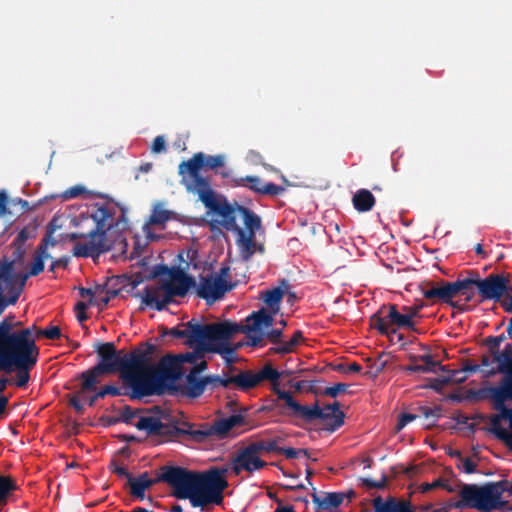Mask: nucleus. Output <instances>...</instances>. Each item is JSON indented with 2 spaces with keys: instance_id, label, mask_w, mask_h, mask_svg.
<instances>
[{
  "instance_id": "obj_17",
  "label": "nucleus",
  "mask_w": 512,
  "mask_h": 512,
  "mask_svg": "<svg viewBox=\"0 0 512 512\" xmlns=\"http://www.w3.org/2000/svg\"><path fill=\"white\" fill-rule=\"evenodd\" d=\"M18 355H9L0 353V370L5 372L17 371L16 374V386L24 387L30 379L29 371L37 363L38 356H29L25 361L17 360Z\"/></svg>"
},
{
  "instance_id": "obj_14",
  "label": "nucleus",
  "mask_w": 512,
  "mask_h": 512,
  "mask_svg": "<svg viewBox=\"0 0 512 512\" xmlns=\"http://www.w3.org/2000/svg\"><path fill=\"white\" fill-rule=\"evenodd\" d=\"M281 378V373L271 364L265 365L258 372L251 370L242 371L229 377L230 384H234L238 389L246 391L259 385L263 381H270L277 384Z\"/></svg>"
},
{
  "instance_id": "obj_51",
  "label": "nucleus",
  "mask_w": 512,
  "mask_h": 512,
  "mask_svg": "<svg viewBox=\"0 0 512 512\" xmlns=\"http://www.w3.org/2000/svg\"><path fill=\"white\" fill-rule=\"evenodd\" d=\"M195 356V359L189 364H192V368L188 373H195V376H200V374L207 369V362L202 360L197 353H192Z\"/></svg>"
},
{
  "instance_id": "obj_13",
  "label": "nucleus",
  "mask_w": 512,
  "mask_h": 512,
  "mask_svg": "<svg viewBox=\"0 0 512 512\" xmlns=\"http://www.w3.org/2000/svg\"><path fill=\"white\" fill-rule=\"evenodd\" d=\"M273 316L268 313L264 308L253 312L249 315L243 325L241 333L246 334V344L252 347H257L261 344L265 337V331L273 326Z\"/></svg>"
},
{
  "instance_id": "obj_25",
  "label": "nucleus",
  "mask_w": 512,
  "mask_h": 512,
  "mask_svg": "<svg viewBox=\"0 0 512 512\" xmlns=\"http://www.w3.org/2000/svg\"><path fill=\"white\" fill-rule=\"evenodd\" d=\"M0 265H9L11 267V280L23 291L29 277L37 276L44 270V262L41 257L34 258L31 268L28 272H16L14 260L0 262Z\"/></svg>"
},
{
  "instance_id": "obj_29",
  "label": "nucleus",
  "mask_w": 512,
  "mask_h": 512,
  "mask_svg": "<svg viewBox=\"0 0 512 512\" xmlns=\"http://www.w3.org/2000/svg\"><path fill=\"white\" fill-rule=\"evenodd\" d=\"M236 245L239 250L240 257L243 261H249L257 252V242L255 236L246 235L245 230H239Z\"/></svg>"
},
{
  "instance_id": "obj_16",
  "label": "nucleus",
  "mask_w": 512,
  "mask_h": 512,
  "mask_svg": "<svg viewBox=\"0 0 512 512\" xmlns=\"http://www.w3.org/2000/svg\"><path fill=\"white\" fill-rule=\"evenodd\" d=\"M482 301H499L509 290V280L502 274H490L484 279H474Z\"/></svg>"
},
{
  "instance_id": "obj_46",
  "label": "nucleus",
  "mask_w": 512,
  "mask_h": 512,
  "mask_svg": "<svg viewBox=\"0 0 512 512\" xmlns=\"http://www.w3.org/2000/svg\"><path fill=\"white\" fill-rule=\"evenodd\" d=\"M435 488H443L449 493L455 492V487L452 486L447 479L438 478L431 483H425L422 485V492H428Z\"/></svg>"
},
{
  "instance_id": "obj_39",
  "label": "nucleus",
  "mask_w": 512,
  "mask_h": 512,
  "mask_svg": "<svg viewBox=\"0 0 512 512\" xmlns=\"http://www.w3.org/2000/svg\"><path fill=\"white\" fill-rule=\"evenodd\" d=\"M229 375H208L205 376V387L206 390L214 391L219 387L227 388L230 385Z\"/></svg>"
},
{
  "instance_id": "obj_48",
  "label": "nucleus",
  "mask_w": 512,
  "mask_h": 512,
  "mask_svg": "<svg viewBox=\"0 0 512 512\" xmlns=\"http://www.w3.org/2000/svg\"><path fill=\"white\" fill-rule=\"evenodd\" d=\"M504 340V335L498 336H489L485 339V343L489 347V353L491 356H494L496 353L500 352V345Z\"/></svg>"
},
{
  "instance_id": "obj_4",
  "label": "nucleus",
  "mask_w": 512,
  "mask_h": 512,
  "mask_svg": "<svg viewBox=\"0 0 512 512\" xmlns=\"http://www.w3.org/2000/svg\"><path fill=\"white\" fill-rule=\"evenodd\" d=\"M504 482H487L481 486L477 484H461L460 500L454 501L451 506L456 509L473 508L481 512H491L506 504L501 500L504 492Z\"/></svg>"
},
{
  "instance_id": "obj_37",
  "label": "nucleus",
  "mask_w": 512,
  "mask_h": 512,
  "mask_svg": "<svg viewBox=\"0 0 512 512\" xmlns=\"http://www.w3.org/2000/svg\"><path fill=\"white\" fill-rule=\"evenodd\" d=\"M186 499H189L190 504L193 507H202V508L205 505H207L208 503L219 504L221 502V501H218V499L214 495L208 494V492H205V490H199L197 492H193Z\"/></svg>"
},
{
  "instance_id": "obj_60",
  "label": "nucleus",
  "mask_w": 512,
  "mask_h": 512,
  "mask_svg": "<svg viewBox=\"0 0 512 512\" xmlns=\"http://www.w3.org/2000/svg\"><path fill=\"white\" fill-rule=\"evenodd\" d=\"M416 415L411 413H402L397 423V430H402L406 425L416 419Z\"/></svg>"
},
{
  "instance_id": "obj_36",
  "label": "nucleus",
  "mask_w": 512,
  "mask_h": 512,
  "mask_svg": "<svg viewBox=\"0 0 512 512\" xmlns=\"http://www.w3.org/2000/svg\"><path fill=\"white\" fill-rule=\"evenodd\" d=\"M284 296V290L281 287H275L267 290L264 293L263 300L273 313H276L280 308L281 300Z\"/></svg>"
},
{
  "instance_id": "obj_20",
  "label": "nucleus",
  "mask_w": 512,
  "mask_h": 512,
  "mask_svg": "<svg viewBox=\"0 0 512 512\" xmlns=\"http://www.w3.org/2000/svg\"><path fill=\"white\" fill-rule=\"evenodd\" d=\"M191 182L187 181V175L185 180L182 178L183 184L189 192L196 193L203 204L212 212H215L223 203H220L215 198V193L212 190L209 181L204 177H190Z\"/></svg>"
},
{
  "instance_id": "obj_44",
  "label": "nucleus",
  "mask_w": 512,
  "mask_h": 512,
  "mask_svg": "<svg viewBox=\"0 0 512 512\" xmlns=\"http://www.w3.org/2000/svg\"><path fill=\"white\" fill-rule=\"evenodd\" d=\"M326 410H329L333 413V423L329 430L335 431L337 428L344 424V413L340 410V404L337 401L333 404L327 405Z\"/></svg>"
},
{
  "instance_id": "obj_57",
  "label": "nucleus",
  "mask_w": 512,
  "mask_h": 512,
  "mask_svg": "<svg viewBox=\"0 0 512 512\" xmlns=\"http://www.w3.org/2000/svg\"><path fill=\"white\" fill-rule=\"evenodd\" d=\"M347 388L348 385L345 383H336L331 387H327L324 391V394L336 398L341 392H345Z\"/></svg>"
},
{
  "instance_id": "obj_2",
  "label": "nucleus",
  "mask_w": 512,
  "mask_h": 512,
  "mask_svg": "<svg viewBox=\"0 0 512 512\" xmlns=\"http://www.w3.org/2000/svg\"><path fill=\"white\" fill-rule=\"evenodd\" d=\"M95 208L91 213V218L96 224L95 228L87 234L73 232L68 235L70 241L79 238L89 239L87 243H78L73 247L72 254L75 257L97 258L101 254L110 251L112 244L107 239L108 231L114 228L117 231H123L128 227V219L124 209H122L121 216L114 222V211L110 207L96 203Z\"/></svg>"
},
{
  "instance_id": "obj_38",
  "label": "nucleus",
  "mask_w": 512,
  "mask_h": 512,
  "mask_svg": "<svg viewBox=\"0 0 512 512\" xmlns=\"http://www.w3.org/2000/svg\"><path fill=\"white\" fill-rule=\"evenodd\" d=\"M371 322L372 326L383 335L396 333V328L390 327V322L389 319L387 318V314L382 317L379 315V313H375L371 317Z\"/></svg>"
},
{
  "instance_id": "obj_6",
  "label": "nucleus",
  "mask_w": 512,
  "mask_h": 512,
  "mask_svg": "<svg viewBox=\"0 0 512 512\" xmlns=\"http://www.w3.org/2000/svg\"><path fill=\"white\" fill-rule=\"evenodd\" d=\"M13 316L0 321V353L18 355L17 360L25 361L29 356H38L39 349L31 338V328L14 329Z\"/></svg>"
},
{
  "instance_id": "obj_9",
  "label": "nucleus",
  "mask_w": 512,
  "mask_h": 512,
  "mask_svg": "<svg viewBox=\"0 0 512 512\" xmlns=\"http://www.w3.org/2000/svg\"><path fill=\"white\" fill-rule=\"evenodd\" d=\"M154 352V346L147 345V349L143 350L146 356L145 363L139 369H131L123 374V382L127 386L124 389V395L131 399L141 400L145 397L152 396L150 385V372L155 370V365L149 363L151 354Z\"/></svg>"
},
{
  "instance_id": "obj_55",
  "label": "nucleus",
  "mask_w": 512,
  "mask_h": 512,
  "mask_svg": "<svg viewBox=\"0 0 512 512\" xmlns=\"http://www.w3.org/2000/svg\"><path fill=\"white\" fill-rule=\"evenodd\" d=\"M278 453L284 454L286 458L288 459H294L298 458L301 454L307 456V450L305 449H295L292 447L282 448L280 447V450Z\"/></svg>"
},
{
  "instance_id": "obj_54",
  "label": "nucleus",
  "mask_w": 512,
  "mask_h": 512,
  "mask_svg": "<svg viewBox=\"0 0 512 512\" xmlns=\"http://www.w3.org/2000/svg\"><path fill=\"white\" fill-rule=\"evenodd\" d=\"M38 334L53 340L61 337V330L58 326H50L39 330Z\"/></svg>"
},
{
  "instance_id": "obj_7",
  "label": "nucleus",
  "mask_w": 512,
  "mask_h": 512,
  "mask_svg": "<svg viewBox=\"0 0 512 512\" xmlns=\"http://www.w3.org/2000/svg\"><path fill=\"white\" fill-rule=\"evenodd\" d=\"M98 355L99 361L96 364V369L104 374L121 372L122 379L124 373L131 369H139L146 361L143 350L135 349L129 353H122L118 352L111 342L102 344Z\"/></svg>"
},
{
  "instance_id": "obj_50",
  "label": "nucleus",
  "mask_w": 512,
  "mask_h": 512,
  "mask_svg": "<svg viewBox=\"0 0 512 512\" xmlns=\"http://www.w3.org/2000/svg\"><path fill=\"white\" fill-rule=\"evenodd\" d=\"M176 289H178L179 297H184L188 291L196 287L193 277L181 279L179 282H175Z\"/></svg>"
},
{
  "instance_id": "obj_27",
  "label": "nucleus",
  "mask_w": 512,
  "mask_h": 512,
  "mask_svg": "<svg viewBox=\"0 0 512 512\" xmlns=\"http://www.w3.org/2000/svg\"><path fill=\"white\" fill-rule=\"evenodd\" d=\"M440 284L443 288V303L453 305V298L460 292L466 291L470 286H474V279H458L454 282L441 281Z\"/></svg>"
},
{
  "instance_id": "obj_11",
  "label": "nucleus",
  "mask_w": 512,
  "mask_h": 512,
  "mask_svg": "<svg viewBox=\"0 0 512 512\" xmlns=\"http://www.w3.org/2000/svg\"><path fill=\"white\" fill-rule=\"evenodd\" d=\"M178 296L175 283L163 281L160 285L146 286L142 291L135 294L140 298L142 304L157 311H163L172 302L173 297Z\"/></svg>"
},
{
  "instance_id": "obj_18",
  "label": "nucleus",
  "mask_w": 512,
  "mask_h": 512,
  "mask_svg": "<svg viewBox=\"0 0 512 512\" xmlns=\"http://www.w3.org/2000/svg\"><path fill=\"white\" fill-rule=\"evenodd\" d=\"M225 156L219 155H205L198 152L193 155L188 161H184L179 165V174L185 179V175L190 177H202L199 171L202 167L207 166L210 169H216L224 166Z\"/></svg>"
},
{
  "instance_id": "obj_35",
  "label": "nucleus",
  "mask_w": 512,
  "mask_h": 512,
  "mask_svg": "<svg viewBox=\"0 0 512 512\" xmlns=\"http://www.w3.org/2000/svg\"><path fill=\"white\" fill-rule=\"evenodd\" d=\"M232 182L235 187H247L255 193H263L264 184L259 176L237 177Z\"/></svg>"
},
{
  "instance_id": "obj_21",
  "label": "nucleus",
  "mask_w": 512,
  "mask_h": 512,
  "mask_svg": "<svg viewBox=\"0 0 512 512\" xmlns=\"http://www.w3.org/2000/svg\"><path fill=\"white\" fill-rule=\"evenodd\" d=\"M226 470L211 468L209 471L200 473V490H205L208 494L214 495L218 501H222V491L227 486V481L224 478Z\"/></svg>"
},
{
  "instance_id": "obj_1",
  "label": "nucleus",
  "mask_w": 512,
  "mask_h": 512,
  "mask_svg": "<svg viewBox=\"0 0 512 512\" xmlns=\"http://www.w3.org/2000/svg\"><path fill=\"white\" fill-rule=\"evenodd\" d=\"M247 409L238 413H233L228 417L215 419L211 424H202L195 429L192 424L185 423L181 428L176 424L163 423L154 416H141L135 427L138 430L145 431L149 436H159L166 441L174 437L187 435L196 442H205L210 439L224 440L230 437L231 431L246 424Z\"/></svg>"
},
{
  "instance_id": "obj_52",
  "label": "nucleus",
  "mask_w": 512,
  "mask_h": 512,
  "mask_svg": "<svg viewBox=\"0 0 512 512\" xmlns=\"http://www.w3.org/2000/svg\"><path fill=\"white\" fill-rule=\"evenodd\" d=\"M13 489V484L7 478L0 476V504L6 503L9 492Z\"/></svg>"
},
{
  "instance_id": "obj_32",
  "label": "nucleus",
  "mask_w": 512,
  "mask_h": 512,
  "mask_svg": "<svg viewBox=\"0 0 512 512\" xmlns=\"http://www.w3.org/2000/svg\"><path fill=\"white\" fill-rule=\"evenodd\" d=\"M387 318L389 319L390 327L392 328H406L416 331L415 323L411 320V315L400 313L394 304L388 306Z\"/></svg>"
},
{
  "instance_id": "obj_23",
  "label": "nucleus",
  "mask_w": 512,
  "mask_h": 512,
  "mask_svg": "<svg viewBox=\"0 0 512 512\" xmlns=\"http://www.w3.org/2000/svg\"><path fill=\"white\" fill-rule=\"evenodd\" d=\"M494 361L497 363L496 367H491L487 370H483L485 377H491L497 373L503 374V378L500 382H503L506 378L512 376V345L506 344L505 347L494 356Z\"/></svg>"
},
{
  "instance_id": "obj_41",
  "label": "nucleus",
  "mask_w": 512,
  "mask_h": 512,
  "mask_svg": "<svg viewBox=\"0 0 512 512\" xmlns=\"http://www.w3.org/2000/svg\"><path fill=\"white\" fill-rule=\"evenodd\" d=\"M102 374L103 373L100 372V370L96 369V365L93 368L83 372L81 375L83 379L82 388L88 391L93 390L95 384L98 381V377Z\"/></svg>"
},
{
  "instance_id": "obj_59",
  "label": "nucleus",
  "mask_w": 512,
  "mask_h": 512,
  "mask_svg": "<svg viewBox=\"0 0 512 512\" xmlns=\"http://www.w3.org/2000/svg\"><path fill=\"white\" fill-rule=\"evenodd\" d=\"M284 191V188L280 185H277L275 183L269 182L264 184L263 193L265 195H279Z\"/></svg>"
},
{
  "instance_id": "obj_63",
  "label": "nucleus",
  "mask_w": 512,
  "mask_h": 512,
  "mask_svg": "<svg viewBox=\"0 0 512 512\" xmlns=\"http://www.w3.org/2000/svg\"><path fill=\"white\" fill-rule=\"evenodd\" d=\"M135 416L136 412L130 406H125L121 411V420L124 423H130Z\"/></svg>"
},
{
  "instance_id": "obj_64",
  "label": "nucleus",
  "mask_w": 512,
  "mask_h": 512,
  "mask_svg": "<svg viewBox=\"0 0 512 512\" xmlns=\"http://www.w3.org/2000/svg\"><path fill=\"white\" fill-rule=\"evenodd\" d=\"M152 151L154 153H161L163 151H165V139L163 136H157L154 141H153V144H152V147H151Z\"/></svg>"
},
{
  "instance_id": "obj_47",
  "label": "nucleus",
  "mask_w": 512,
  "mask_h": 512,
  "mask_svg": "<svg viewBox=\"0 0 512 512\" xmlns=\"http://www.w3.org/2000/svg\"><path fill=\"white\" fill-rule=\"evenodd\" d=\"M393 497H388L385 501L381 496H377L372 500L374 512H393Z\"/></svg>"
},
{
  "instance_id": "obj_42",
  "label": "nucleus",
  "mask_w": 512,
  "mask_h": 512,
  "mask_svg": "<svg viewBox=\"0 0 512 512\" xmlns=\"http://www.w3.org/2000/svg\"><path fill=\"white\" fill-rule=\"evenodd\" d=\"M171 218V212L164 209L161 204L154 206L150 216V223L154 225L164 224Z\"/></svg>"
},
{
  "instance_id": "obj_3",
  "label": "nucleus",
  "mask_w": 512,
  "mask_h": 512,
  "mask_svg": "<svg viewBox=\"0 0 512 512\" xmlns=\"http://www.w3.org/2000/svg\"><path fill=\"white\" fill-rule=\"evenodd\" d=\"M477 395L489 400L497 411L489 418V431L512 450V375L497 385L480 388Z\"/></svg>"
},
{
  "instance_id": "obj_31",
  "label": "nucleus",
  "mask_w": 512,
  "mask_h": 512,
  "mask_svg": "<svg viewBox=\"0 0 512 512\" xmlns=\"http://www.w3.org/2000/svg\"><path fill=\"white\" fill-rule=\"evenodd\" d=\"M238 213L245 226L246 235L256 236V232L262 227L260 216L245 206H239Z\"/></svg>"
},
{
  "instance_id": "obj_10",
  "label": "nucleus",
  "mask_w": 512,
  "mask_h": 512,
  "mask_svg": "<svg viewBox=\"0 0 512 512\" xmlns=\"http://www.w3.org/2000/svg\"><path fill=\"white\" fill-rule=\"evenodd\" d=\"M158 480L173 488V496L186 499L193 492L200 490L199 472L191 471L180 466H165Z\"/></svg>"
},
{
  "instance_id": "obj_8",
  "label": "nucleus",
  "mask_w": 512,
  "mask_h": 512,
  "mask_svg": "<svg viewBox=\"0 0 512 512\" xmlns=\"http://www.w3.org/2000/svg\"><path fill=\"white\" fill-rule=\"evenodd\" d=\"M241 330H243V324L230 320L210 324V351L220 354L227 364H231L234 361L235 351L243 344L231 346L229 340L241 333Z\"/></svg>"
},
{
  "instance_id": "obj_40",
  "label": "nucleus",
  "mask_w": 512,
  "mask_h": 512,
  "mask_svg": "<svg viewBox=\"0 0 512 512\" xmlns=\"http://www.w3.org/2000/svg\"><path fill=\"white\" fill-rule=\"evenodd\" d=\"M279 441H280V438H275L272 440L254 441V442H251L250 444L256 450V452L260 455L261 452L278 453L280 450V447L278 446Z\"/></svg>"
},
{
  "instance_id": "obj_62",
  "label": "nucleus",
  "mask_w": 512,
  "mask_h": 512,
  "mask_svg": "<svg viewBox=\"0 0 512 512\" xmlns=\"http://www.w3.org/2000/svg\"><path fill=\"white\" fill-rule=\"evenodd\" d=\"M293 349H294V347L290 346V342L289 341H279L277 343V346L275 348H273V350L276 353H279V354L290 353V352L293 351Z\"/></svg>"
},
{
  "instance_id": "obj_15",
  "label": "nucleus",
  "mask_w": 512,
  "mask_h": 512,
  "mask_svg": "<svg viewBox=\"0 0 512 512\" xmlns=\"http://www.w3.org/2000/svg\"><path fill=\"white\" fill-rule=\"evenodd\" d=\"M234 286L235 285L229 281H220L213 278V273H210L199 277L196 293L200 298L204 299L207 304H213L222 299Z\"/></svg>"
},
{
  "instance_id": "obj_30",
  "label": "nucleus",
  "mask_w": 512,
  "mask_h": 512,
  "mask_svg": "<svg viewBox=\"0 0 512 512\" xmlns=\"http://www.w3.org/2000/svg\"><path fill=\"white\" fill-rule=\"evenodd\" d=\"M189 343H206L210 346V325H201L189 321L186 323Z\"/></svg>"
},
{
  "instance_id": "obj_28",
  "label": "nucleus",
  "mask_w": 512,
  "mask_h": 512,
  "mask_svg": "<svg viewBox=\"0 0 512 512\" xmlns=\"http://www.w3.org/2000/svg\"><path fill=\"white\" fill-rule=\"evenodd\" d=\"M161 480L150 479L147 472L140 474L138 477L129 476V487L130 493L137 499L143 500L145 498L146 489L150 488L154 484Z\"/></svg>"
},
{
  "instance_id": "obj_5",
  "label": "nucleus",
  "mask_w": 512,
  "mask_h": 512,
  "mask_svg": "<svg viewBox=\"0 0 512 512\" xmlns=\"http://www.w3.org/2000/svg\"><path fill=\"white\" fill-rule=\"evenodd\" d=\"M195 359L190 352L167 356L160 361V368L150 372V385L152 396L175 395V382H178L185 375L184 362H191Z\"/></svg>"
},
{
  "instance_id": "obj_53",
  "label": "nucleus",
  "mask_w": 512,
  "mask_h": 512,
  "mask_svg": "<svg viewBox=\"0 0 512 512\" xmlns=\"http://www.w3.org/2000/svg\"><path fill=\"white\" fill-rule=\"evenodd\" d=\"M106 395H112V396H120L124 395V389L113 386V385H106L101 390H99L96 393V397L104 398Z\"/></svg>"
},
{
  "instance_id": "obj_33",
  "label": "nucleus",
  "mask_w": 512,
  "mask_h": 512,
  "mask_svg": "<svg viewBox=\"0 0 512 512\" xmlns=\"http://www.w3.org/2000/svg\"><path fill=\"white\" fill-rule=\"evenodd\" d=\"M419 359L424 362V366L409 365L404 368V371L409 373H436L438 370H444L438 361H435L429 354L419 356Z\"/></svg>"
},
{
  "instance_id": "obj_58",
  "label": "nucleus",
  "mask_w": 512,
  "mask_h": 512,
  "mask_svg": "<svg viewBox=\"0 0 512 512\" xmlns=\"http://www.w3.org/2000/svg\"><path fill=\"white\" fill-rule=\"evenodd\" d=\"M85 192H86V188L84 186L76 185V186L68 188L63 193L62 196L64 199H73V198L80 196L81 194H83Z\"/></svg>"
},
{
  "instance_id": "obj_49",
  "label": "nucleus",
  "mask_w": 512,
  "mask_h": 512,
  "mask_svg": "<svg viewBox=\"0 0 512 512\" xmlns=\"http://www.w3.org/2000/svg\"><path fill=\"white\" fill-rule=\"evenodd\" d=\"M362 484L369 489H383L386 486L387 476L382 474L380 480H374L370 477L361 478Z\"/></svg>"
},
{
  "instance_id": "obj_24",
  "label": "nucleus",
  "mask_w": 512,
  "mask_h": 512,
  "mask_svg": "<svg viewBox=\"0 0 512 512\" xmlns=\"http://www.w3.org/2000/svg\"><path fill=\"white\" fill-rule=\"evenodd\" d=\"M353 492L346 494L344 492H321L312 494V502L315 504L317 510L331 511L338 508L345 498L352 495Z\"/></svg>"
},
{
  "instance_id": "obj_22",
  "label": "nucleus",
  "mask_w": 512,
  "mask_h": 512,
  "mask_svg": "<svg viewBox=\"0 0 512 512\" xmlns=\"http://www.w3.org/2000/svg\"><path fill=\"white\" fill-rule=\"evenodd\" d=\"M205 390L204 377L195 376V373H187L183 384H180L179 381L175 382L174 397L196 399L203 395Z\"/></svg>"
},
{
  "instance_id": "obj_45",
  "label": "nucleus",
  "mask_w": 512,
  "mask_h": 512,
  "mask_svg": "<svg viewBox=\"0 0 512 512\" xmlns=\"http://www.w3.org/2000/svg\"><path fill=\"white\" fill-rule=\"evenodd\" d=\"M481 372V366L478 364L471 363L470 361H466L463 364V367L461 370L454 371L455 381L457 382H463L466 380L467 376L465 373H476Z\"/></svg>"
},
{
  "instance_id": "obj_19",
  "label": "nucleus",
  "mask_w": 512,
  "mask_h": 512,
  "mask_svg": "<svg viewBox=\"0 0 512 512\" xmlns=\"http://www.w3.org/2000/svg\"><path fill=\"white\" fill-rule=\"evenodd\" d=\"M267 463L260 458V455L249 443L240 449L232 461V470L236 475L242 471L253 473L263 469Z\"/></svg>"
},
{
  "instance_id": "obj_43",
  "label": "nucleus",
  "mask_w": 512,
  "mask_h": 512,
  "mask_svg": "<svg viewBox=\"0 0 512 512\" xmlns=\"http://www.w3.org/2000/svg\"><path fill=\"white\" fill-rule=\"evenodd\" d=\"M422 295L429 300L437 299L443 302V288L442 284L435 286L433 284H426L421 288Z\"/></svg>"
},
{
  "instance_id": "obj_26",
  "label": "nucleus",
  "mask_w": 512,
  "mask_h": 512,
  "mask_svg": "<svg viewBox=\"0 0 512 512\" xmlns=\"http://www.w3.org/2000/svg\"><path fill=\"white\" fill-rule=\"evenodd\" d=\"M239 206L233 207L229 203H223L214 213L222 217L221 225L227 230L239 235V230H243L238 224L237 219L240 218L238 213Z\"/></svg>"
},
{
  "instance_id": "obj_61",
  "label": "nucleus",
  "mask_w": 512,
  "mask_h": 512,
  "mask_svg": "<svg viewBox=\"0 0 512 512\" xmlns=\"http://www.w3.org/2000/svg\"><path fill=\"white\" fill-rule=\"evenodd\" d=\"M49 240L44 239L43 242L38 246L36 257H41L42 261L52 258L50 253L47 251V245Z\"/></svg>"
},
{
  "instance_id": "obj_56",
  "label": "nucleus",
  "mask_w": 512,
  "mask_h": 512,
  "mask_svg": "<svg viewBox=\"0 0 512 512\" xmlns=\"http://www.w3.org/2000/svg\"><path fill=\"white\" fill-rule=\"evenodd\" d=\"M393 512H414L411 503L407 500L398 501L393 497Z\"/></svg>"
},
{
  "instance_id": "obj_34",
  "label": "nucleus",
  "mask_w": 512,
  "mask_h": 512,
  "mask_svg": "<svg viewBox=\"0 0 512 512\" xmlns=\"http://www.w3.org/2000/svg\"><path fill=\"white\" fill-rule=\"evenodd\" d=\"M375 204L374 195L367 189L358 190L353 196L354 208L359 212H367Z\"/></svg>"
},
{
  "instance_id": "obj_12",
  "label": "nucleus",
  "mask_w": 512,
  "mask_h": 512,
  "mask_svg": "<svg viewBox=\"0 0 512 512\" xmlns=\"http://www.w3.org/2000/svg\"><path fill=\"white\" fill-rule=\"evenodd\" d=\"M278 399L285 402L286 406L291 410V415L301 418L306 422H312L316 419L333 420V413L329 410L322 409L317 403L313 406L301 405L298 403L290 392L274 388Z\"/></svg>"
}]
</instances>
